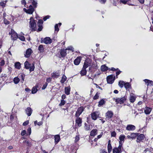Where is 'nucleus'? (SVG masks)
<instances>
[{"instance_id":"obj_1","label":"nucleus","mask_w":153,"mask_h":153,"mask_svg":"<svg viewBox=\"0 0 153 153\" xmlns=\"http://www.w3.org/2000/svg\"><path fill=\"white\" fill-rule=\"evenodd\" d=\"M30 20L29 24L31 30L32 31H35L36 29V21L32 17H31Z\"/></svg>"},{"instance_id":"obj_2","label":"nucleus","mask_w":153,"mask_h":153,"mask_svg":"<svg viewBox=\"0 0 153 153\" xmlns=\"http://www.w3.org/2000/svg\"><path fill=\"white\" fill-rule=\"evenodd\" d=\"M41 43L44 42L46 44H49L52 42L51 39L49 37H46L44 39L42 38L41 39Z\"/></svg>"},{"instance_id":"obj_3","label":"nucleus","mask_w":153,"mask_h":153,"mask_svg":"<svg viewBox=\"0 0 153 153\" xmlns=\"http://www.w3.org/2000/svg\"><path fill=\"white\" fill-rule=\"evenodd\" d=\"M115 79V76L113 75H110L107 77V83L109 84H112Z\"/></svg>"},{"instance_id":"obj_4","label":"nucleus","mask_w":153,"mask_h":153,"mask_svg":"<svg viewBox=\"0 0 153 153\" xmlns=\"http://www.w3.org/2000/svg\"><path fill=\"white\" fill-rule=\"evenodd\" d=\"M122 145V144H119L117 148H114L113 149V153H121L122 152L121 149Z\"/></svg>"},{"instance_id":"obj_5","label":"nucleus","mask_w":153,"mask_h":153,"mask_svg":"<svg viewBox=\"0 0 153 153\" xmlns=\"http://www.w3.org/2000/svg\"><path fill=\"white\" fill-rule=\"evenodd\" d=\"M84 108L83 107H80L78 108L77 111L76 112L75 116L76 117H79L80 115L84 111Z\"/></svg>"},{"instance_id":"obj_6","label":"nucleus","mask_w":153,"mask_h":153,"mask_svg":"<svg viewBox=\"0 0 153 153\" xmlns=\"http://www.w3.org/2000/svg\"><path fill=\"white\" fill-rule=\"evenodd\" d=\"M60 75V71L58 70L56 71H54L51 74V77L53 79L58 78Z\"/></svg>"},{"instance_id":"obj_7","label":"nucleus","mask_w":153,"mask_h":153,"mask_svg":"<svg viewBox=\"0 0 153 153\" xmlns=\"http://www.w3.org/2000/svg\"><path fill=\"white\" fill-rule=\"evenodd\" d=\"M126 100V98L125 96H124L123 97H122L121 98H119L117 99L116 100V102L117 103H120V104H122Z\"/></svg>"},{"instance_id":"obj_8","label":"nucleus","mask_w":153,"mask_h":153,"mask_svg":"<svg viewBox=\"0 0 153 153\" xmlns=\"http://www.w3.org/2000/svg\"><path fill=\"white\" fill-rule=\"evenodd\" d=\"M11 38L12 40H16L18 37L17 34L13 30H11Z\"/></svg>"},{"instance_id":"obj_9","label":"nucleus","mask_w":153,"mask_h":153,"mask_svg":"<svg viewBox=\"0 0 153 153\" xmlns=\"http://www.w3.org/2000/svg\"><path fill=\"white\" fill-rule=\"evenodd\" d=\"M33 52L32 49L30 48L27 49L25 53L24 54L26 58L29 57Z\"/></svg>"},{"instance_id":"obj_10","label":"nucleus","mask_w":153,"mask_h":153,"mask_svg":"<svg viewBox=\"0 0 153 153\" xmlns=\"http://www.w3.org/2000/svg\"><path fill=\"white\" fill-rule=\"evenodd\" d=\"M43 23V21L42 20L40 19L38 21L37 23V25L39 27L38 29V31H41L42 29V24Z\"/></svg>"},{"instance_id":"obj_11","label":"nucleus","mask_w":153,"mask_h":153,"mask_svg":"<svg viewBox=\"0 0 153 153\" xmlns=\"http://www.w3.org/2000/svg\"><path fill=\"white\" fill-rule=\"evenodd\" d=\"M113 115V113L111 111H108L105 113V117L106 118L109 119L112 117Z\"/></svg>"},{"instance_id":"obj_12","label":"nucleus","mask_w":153,"mask_h":153,"mask_svg":"<svg viewBox=\"0 0 153 153\" xmlns=\"http://www.w3.org/2000/svg\"><path fill=\"white\" fill-rule=\"evenodd\" d=\"M144 135L143 134H140L139 136H137V142L139 143L143 140L145 138Z\"/></svg>"},{"instance_id":"obj_13","label":"nucleus","mask_w":153,"mask_h":153,"mask_svg":"<svg viewBox=\"0 0 153 153\" xmlns=\"http://www.w3.org/2000/svg\"><path fill=\"white\" fill-rule=\"evenodd\" d=\"M135 126L132 125H128L126 127V129L128 131H133L135 129Z\"/></svg>"},{"instance_id":"obj_14","label":"nucleus","mask_w":153,"mask_h":153,"mask_svg":"<svg viewBox=\"0 0 153 153\" xmlns=\"http://www.w3.org/2000/svg\"><path fill=\"white\" fill-rule=\"evenodd\" d=\"M24 11L27 13L30 14H32L34 10V8L33 7L29 8L27 10L25 8H24Z\"/></svg>"},{"instance_id":"obj_15","label":"nucleus","mask_w":153,"mask_h":153,"mask_svg":"<svg viewBox=\"0 0 153 153\" xmlns=\"http://www.w3.org/2000/svg\"><path fill=\"white\" fill-rule=\"evenodd\" d=\"M136 98V97L134 95V94H131L129 98V100L130 102L132 103L134 102L135 101Z\"/></svg>"},{"instance_id":"obj_16","label":"nucleus","mask_w":153,"mask_h":153,"mask_svg":"<svg viewBox=\"0 0 153 153\" xmlns=\"http://www.w3.org/2000/svg\"><path fill=\"white\" fill-rule=\"evenodd\" d=\"M25 111L28 116H30L32 113V111L30 108L28 107L26 109Z\"/></svg>"},{"instance_id":"obj_17","label":"nucleus","mask_w":153,"mask_h":153,"mask_svg":"<svg viewBox=\"0 0 153 153\" xmlns=\"http://www.w3.org/2000/svg\"><path fill=\"white\" fill-rule=\"evenodd\" d=\"M55 144H57L59 141L60 137L59 135H55L54 137Z\"/></svg>"},{"instance_id":"obj_18","label":"nucleus","mask_w":153,"mask_h":153,"mask_svg":"<svg viewBox=\"0 0 153 153\" xmlns=\"http://www.w3.org/2000/svg\"><path fill=\"white\" fill-rule=\"evenodd\" d=\"M66 49H61L60 51V54L62 57H65L66 54Z\"/></svg>"},{"instance_id":"obj_19","label":"nucleus","mask_w":153,"mask_h":153,"mask_svg":"<svg viewBox=\"0 0 153 153\" xmlns=\"http://www.w3.org/2000/svg\"><path fill=\"white\" fill-rule=\"evenodd\" d=\"M81 58L80 57H78L74 61V63L76 65H78L80 62Z\"/></svg>"},{"instance_id":"obj_20","label":"nucleus","mask_w":153,"mask_h":153,"mask_svg":"<svg viewBox=\"0 0 153 153\" xmlns=\"http://www.w3.org/2000/svg\"><path fill=\"white\" fill-rule=\"evenodd\" d=\"M112 149V147L111 144V141L109 140L108 141V153H110V152L111 151Z\"/></svg>"},{"instance_id":"obj_21","label":"nucleus","mask_w":153,"mask_h":153,"mask_svg":"<svg viewBox=\"0 0 153 153\" xmlns=\"http://www.w3.org/2000/svg\"><path fill=\"white\" fill-rule=\"evenodd\" d=\"M76 122L79 126H81L82 120L80 118L78 117L76 120Z\"/></svg>"},{"instance_id":"obj_22","label":"nucleus","mask_w":153,"mask_h":153,"mask_svg":"<svg viewBox=\"0 0 153 153\" xmlns=\"http://www.w3.org/2000/svg\"><path fill=\"white\" fill-rule=\"evenodd\" d=\"M152 110L151 108L146 107L144 110V112L146 114H149Z\"/></svg>"},{"instance_id":"obj_23","label":"nucleus","mask_w":153,"mask_h":153,"mask_svg":"<svg viewBox=\"0 0 153 153\" xmlns=\"http://www.w3.org/2000/svg\"><path fill=\"white\" fill-rule=\"evenodd\" d=\"M70 86L65 87V93L66 94L68 95L70 94Z\"/></svg>"},{"instance_id":"obj_24","label":"nucleus","mask_w":153,"mask_h":153,"mask_svg":"<svg viewBox=\"0 0 153 153\" xmlns=\"http://www.w3.org/2000/svg\"><path fill=\"white\" fill-rule=\"evenodd\" d=\"M125 138V136L124 135H121L119 137V140L120 141L119 142V144H122V141H123Z\"/></svg>"},{"instance_id":"obj_25","label":"nucleus","mask_w":153,"mask_h":153,"mask_svg":"<svg viewBox=\"0 0 153 153\" xmlns=\"http://www.w3.org/2000/svg\"><path fill=\"white\" fill-rule=\"evenodd\" d=\"M15 67L16 68L19 69L21 68V65L20 63L19 62H16L14 65Z\"/></svg>"},{"instance_id":"obj_26","label":"nucleus","mask_w":153,"mask_h":153,"mask_svg":"<svg viewBox=\"0 0 153 153\" xmlns=\"http://www.w3.org/2000/svg\"><path fill=\"white\" fill-rule=\"evenodd\" d=\"M97 130L94 129L92 130L90 132V135L91 136H94L97 134Z\"/></svg>"},{"instance_id":"obj_27","label":"nucleus","mask_w":153,"mask_h":153,"mask_svg":"<svg viewBox=\"0 0 153 153\" xmlns=\"http://www.w3.org/2000/svg\"><path fill=\"white\" fill-rule=\"evenodd\" d=\"M25 67L26 69H29L30 66L31 65V64H30L27 61H26L24 63Z\"/></svg>"},{"instance_id":"obj_28","label":"nucleus","mask_w":153,"mask_h":153,"mask_svg":"<svg viewBox=\"0 0 153 153\" xmlns=\"http://www.w3.org/2000/svg\"><path fill=\"white\" fill-rule=\"evenodd\" d=\"M101 69L102 71H105L108 70V67L105 65H103L101 66Z\"/></svg>"},{"instance_id":"obj_29","label":"nucleus","mask_w":153,"mask_h":153,"mask_svg":"<svg viewBox=\"0 0 153 153\" xmlns=\"http://www.w3.org/2000/svg\"><path fill=\"white\" fill-rule=\"evenodd\" d=\"M138 133H132L130 134L131 137V139H135L138 135Z\"/></svg>"},{"instance_id":"obj_30","label":"nucleus","mask_w":153,"mask_h":153,"mask_svg":"<svg viewBox=\"0 0 153 153\" xmlns=\"http://www.w3.org/2000/svg\"><path fill=\"white\" fill-rule=\"evenodd\" d=\"M84 128L86 131H90L91 130V126L85 123Z\"/></svg>"},{"instance_id":"obj_31","label":"nucleus","mask_w":153,"mask_h":153,"mask_svg":"<svg viewBox=\"0 0 153 153\" xmlns=\"http://www.w3.org/2000/svg\"><path fill=\"white\" fill-rule=\"evenodd\" d=\"M86 73L87 71L86 69H84L82 68V70L80 71V74L81 76H83L86 74Z\"/></svg>"},{"instance_id":"obj_32","label":"nucleus","mask_w":153,"mask_h":153,"mask_svg":"<svg viewBox=\"0 0 153 153\" xmlns=\"http://www.w3.org/2000/svg\"><path fill=\"white\" fill-rule=\"evenodd\" d=\"M98 103V106L100 107L105 104V101L103 99H102L99 101Z\"/></svg>"},{"instance_id":"obj_33","label":"nucleus","mask_w":153,"mask_h":153,"mask_svg":"<svg viewBox=\"0 0 153 153\" xmlns=\"http://www.w3.org/2000/svg\"><path fill=\"white\" fill-rule=\"evenodd\" d=\"M38 50L40 52H43L44 51V48L42 45H40L38 48Z\"/></svg>"},{"instance_id":"obj_34","label":"nucleus","mask_w":153,"mask_h":153,"mask_svg":"<svg viewBox=\"0 0 153 153\" xmlns=\"http://www.w3.org/2000/svg\"><path fill=\"white\" fill-rule=\"evenodd\" d=\"M66 77L65 75H63L62 78V79L60 81V82L62 83H63L65 82L66 80Z\"/></svg>"},{"instance_id":"obj_35","label":"nucleus","mask_w":153,"mask_h":153,"mask_svg":"<svg viewBox=\"0 0 153 153\" xmlns=\"http://www.w3.org/2000/svg\"><path fill=\"white\" fill-rule=\"evenodd\" d=\"M91 117L93 120H95L97 118V116L95 112H94L91 114Z\"/></svg>"},{"instance_id":"obj_36","label":"nucleus","mask_w":153,"mask_h":153,"mask_svg":"<svg viewBox=\"0 0 153 153\" xmlns=\"http://www.w3.org/2000/svg\"><path fill=\"white\" fill-rule=\"evenodd\" d=\"M20 79L19 78L16 77L14 78L13 82L15 84H18L19 82Z\"/></svg>"},{"instance_id":"obj_37","label":"nucleus","mask_w":153,"mask_h":153,"mask_svg":"<svg viewBox=\"0 0 153 153\" xmlns=\"http://www.w3.org/2000/svg\"><path fill=\"white\" fill-rule=\"evenodd\" d=\"M125 82L122 81H120L119 82V85L121 88L123 87L125 84Z\"/></svg>"},{"instance_id":"obj_38","label":"nucleus","mask_w":153,"mask_h":153,"mask_svg":"<svg viewBox=\"0 0 153 153\" xmlns=\"http://www.w3.org/2000/svg\"><path fill=\"white\" fill-rule=\"evenodd\" d=\"M37 90V87L36 86L34 87L32 89V94H35Z\"/></svg>"},{"instance_id":"obj_39","label":"nucleus","mask_w":153,"mask_h":153,"mask_svg":"<svg viewBox=\"0 0 153 153\" xmlns=\"http://www.w3.org/2000/svg\"><path fill=\"white\" fill-rule=\"evenodd\" d=\"M130 85L129 83L128 82H125V84L124 85V86L125 88H126V89H127L129 88L130 87Z\"/></svg>"},{"instance_id":"obj_40","label":"nucleus","mask_w":153,"mask_h":153,"mask_svg":"<svg viewBox=\"0 0 153 153\" xmlns=\"http://www.w3.org/2000/svg\"><path fill=\"white\" fill-rule=\"evenodd\" d=\"M35 68V67L34 66V64H33L32 65L30 66V67L29 69V71L30 72L33 71H34Z\"/></svg>"},{"instance_id":"obj_41","label":"nucleus","mask_w":153,"mask_h":153,"mask_svg":"<svg viewBox=\"0 0 153 153\" xmlns=\"http://www.w3.org/2000/svg\"><path fill=\"white\" fill-rule=\"evenodd\" d=\"M66 102L63 100H61V102L59 104V106H61L65 105Z\"/></svg>"},{"instance_id":"obj_42","label":"nucleus","mask_w":153,"mask_h":153,"mask_svg":"<svg viewBox=\"0 0 153 153\" xmlns=\"http://www.w3.org/2000/svg\"><path fill=\"white\" fill-rule=\"evenodd\" d=\"M18 38L22 41H24L25 40V37L23 36L19 35L18 36Z\"/></svg>"},{"instance_id":"obj_43","label":"nucleus","mask_w":153,"mask_h":153,"mask_svg":"<svg viewBox=\"0 0 153 153\" xmlns=\"http://www.w3.org/2000/svg\"><path fill=\"white\" fill-rule=\"evenodd\" d=\"M100 93L98 92H97L96 94L94 96V97H93V99L94 100H96L97 99L99 98V94Z\"/></svg>"},{"instance_id":"obj_44","label":"nucleus","mask_w":153,"mask_h":153,"mask_svg":"<svg viewBox=\"0 0 153 153\" xmlns=\"http://www.w3.org/2000/svg\"><path fill=\"white\" fill-rule=\"evenodd\" d=\"M33 1L32 2V4L34 6V8L36 7V4H37L36 0H33Z\"/></svg>"},{"instance_id":"obj_45","label":"nucleus","mask_w":153,"mask_h":153,"mask_svg":"<svg viewBox=\"0 0 153 153\" xmlns=\"http://www.w3.org/2000/svg\"><path fill=\"white\" fill-rule=\"evenodd\" d=\"M25 76V75L24 74H22L19 76L20 77L22 78V82H23L24 81V79Z\"/></svg>"},{"instance_id":"obj_46","label":"nucleus","mask_w":153,"mask_h":153,"mask_svg":"<svg viewBox=\"0 0 153 153\" xmlns=\"http://www.w3.org/2000/svg\"><path fill=\"white\" fill-rule=\"evenodd\" d=\"M88 66V63H86L85 62L84 63V64L82 68V69H86V68Z\"/></svg>"},{"instance_id":"obj_47","label":"nucleus","mask_w":153,"mask_h":153,"mask_svg":"<svg viewBox=\"0 0 153 153\" xmlns=\"http://www.w3.org/2000/svg\"><path fill=\"white\" fill-rule=\"evenodd\" d=\"M4 22L5 25H8L9 24V22L5 18L4 19Z\"/></svg>"},{"instance_id":"obj_48","label":"nucleus","mask_w":153,"mask_h":153,"mask_svg":"<svg viewBox=\"0 0 153 153\" xmlns=\"http://www.w3.org/2000/svg\"><path fill=\"white\" fill-rule=\"evenodd\" d=\"M79 140V135H76L75 137V142L76 143Z\"/></svg>"},{"instance_id":"obj_49","label":"nucleus","mask_w":153,"mask_h":153,"mask_svg":"<svg viewBox=\"0 0 153 153\" xmlns=\"http://www.w3.org/2000/svg\"><path fill=\"white\" fill-rule=\"evenodd\" d=\"M55 31H57V32L59 30L58 25V24H56L55 25Z\"/></svg>"},{"instance_id":"obj_50","label":"nucleus","mask_w":153,"mask_h":153,"mask_svg":"<svg viewBox=\"0 0 153 153\" xmlns=\"http://www.w3.org/2000/svg\"><path fill=\"white\" fill-rule=\"evenodd\" d=\"M129 1V0H120V1L123 4H125L128 1Z\"/></svg>"},{"instance_id":"obj_51","label":"nucleus","mask_w":153,"mask_h":153,"mask_svg":"<svg viewBox=\"0 0 153 153\" xmlns=\"http://www.w3.org/2000/svg\"><path fill=\"white\" fill-rule=\"evenodd\" d=\"M0 66H3L5 64V62L3 59L1 60V62H0Z\"/></svg>"},{"instance_id":"obj_52","label":"nucleus","mask_w":153,"mask_h":153,"mask_svg":"<svg viewBox=\"0 0 153 153\" xmlns=\"http://www.w3.org/2000/svg\"><path fill=\"white\" fill-rule=\"evenodd\" d=\"M47 85L48 83L46 82L43 85L42 87V90L45 89L47 86Z\"/></svg>"},{"instance_id":"obj_53","label":"nucleus","mask_w":153,"mask_h":153,"mask_svg":"<svg viewBox=\"0 0 153 153\" xmlns=\"http://www.w3.org/2000/svg\"><path fill=\"white\" fill-rule=\"evenodd\" d=\"M23 142L25 143V144L27 146H29L30 144V143L29 141L27 140H25L23 141Z\"/></svg>"},{"instance_id":"obj_54","label":"nucleus","mask_w":153,"mask_h":153,"mask_svg":"<svg viewBox=\"0 0 153 153\" xmlns=\"http://www.w3.org/2000/svg\"><path fill=\"white\" fill-rule=\"evenodd\" d=\"M149 82L147 84V85H153V82L152 81H150L149 80Z\"/></svg>"},{"instance_id":"obj_55","label":"nucleus","mask_w":153,"mask_h":153,"mask_svg":"<svg viewBox=\"0 0 153 153\" xmlns=\"http://www.w3.org/2000/svg\"><path fill=\"white\" fill-rule=\"evenodd\" d=\"M116 133L115 131H113L111 133V136L112 137H115L116 135Z\"/></svg>"},{"instance_id":"obj_56","label":"nucleus","mask_w":153,"mask_h":153,"mask_svg":"<svg viewBox=\"0 0 153 153\" xmlns=\"http://www.w3.org/2000/svg\"><path fill=\"white\" fill-rule=\"evenodd\" d=\"M50 17V16H46L43 18V20L45 21L47 19H49Z\"/></svg>"},{"instance_id":"obj_57","label":"nucleus","mask_w":153,"mask_h":153,"mask_svg":"<svg viewBox=\"0 0 153 153\" xmlns=\"http://www.w3.org/2000/svg\"><path fill=\"white\" fill-rule=\"evenodd\" d=\"M106 0H99V2L101 4H105L106 2Z\"/></svg>"},{"instance_id":"obj_58","label":"nucleus","mask_w":153,"mask_h":153,"mask_svg":"<svg viewBox=\"0 0 153 153\" xmlns=\"http://www.w3.org/2000/svg\"><path fill=\"white\" fill-rule=\"evenodd\" d=\"M73 48L72 47L70 46L69 47H68V48L67 49H66V50H69L72 51H73L74 50H73Z\"/></svg>"},{"instance_id":"obj_59","label":"nucleus","mask_w":153,"mask_h":153,"mask_svg":"<svg viewBox=\"0 0 153 153\" xmlns=\"http://www.w3.org/2000/svg\"><path fill=\"white\" fill-rule=\"evenodd\" d=\"M91 144L92 146H96V145H97V142H95V143H93V141L92 140L91 141Z\"/></svg>"},{"instance_id":"obj_60","label":"nucleus","mask_w":153,"mask_h":153,"mask_svg":"<svg viewBox=\"0 0 153 153\" xmlns=\"http://www.w3.org/2000/svg\"><path fill=\"white\" fill-rule=\"evenodd\" d=\"M26 133V131L25 130H23L21 133V135L22 136H24Z\"/></svg>"},{"instance_id":"obj_61","label":"nucleus","mask_w":153,"mask_h":153,"mask_svg":"<svg viewBox=\"0 0 153 153\" xmlns=\"http://www.w3.org/2000/svg\"><path fill=\"white\" fill-rule=\"evenodd\" d=\"M6 4L3 2H0V5L2 7H5Z\"/></svg>"},{"instance_id":"obj_62","label":"nucleus","mask_w":153,"mask_h":153,"mask_svg":"<svg viewBox=\"0 0 153 153\" xmlns=\"http://www.w3.org/2000/svg\"><path fill=\"white\" fill-rule=\"evenodd\" d=\"M22 4L25 5L26 4V2L25 0H22L21 1Z\"/></svg>"},{"instance_id":"obj_63","label":"nucleus","mask_w":153,"mask_h":153,"mask_svg":"<svg viewBox=\"0 0 153 153\" xmlns=\"http://www.w3.org/2000/svg\"><path fill=\"white\" fill-rule=\"evenodd\" d=\"M29 123V122L28 121H26L23 124V126H26Z\"/></svg>"},{"instance_id":"obj_64","label":"nucleus","mask_w":153,"mask_h":153,"mask_svg":"<svg viewBox=\"0 0 153 153\" xmlns=\"http://www.w3.org/2000/svg\"><path fill=\"white\" fill-rule=\"evenodd\" d=\"M100 153H107L106 150L105 149L102 150L100 152Z\"/></svg>"}]
</instances>
